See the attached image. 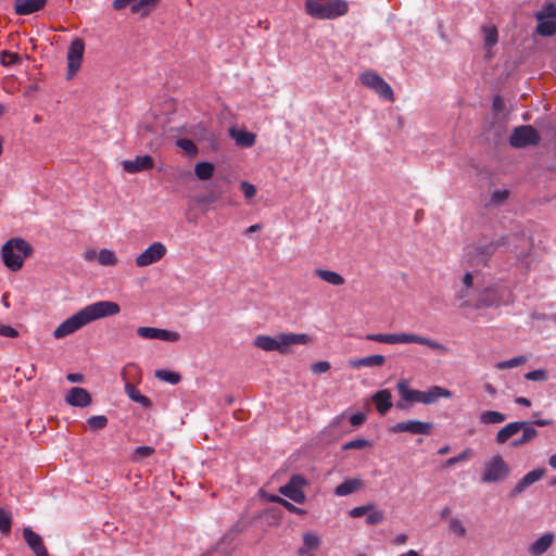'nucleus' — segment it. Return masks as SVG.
<instances>
[{
	"label": "nucleus",
	"instance_id": "obj_55",
	"mask_svg": "<svg viewBox=\"0 0 556 556\" xmlns=\"http://www.w3.org/2000/svg\"><path fill=\"white\" fill-rule=\"evenodd\" d=\"M240 189L247 199H251L256 194V188L248 181H242L240 184Z\"/></svg>",
	"mask_w": 556,
	"mask_h": 556
},
{
	"label": "nucleus",
	"instance_id": "obj_13",
	"mask_svg": "<svg viewBox=\"0 0 556 556\" xmlns=\"http://www.w3.org/2000/svg\"><path fill=\"white\" fill-rule=\"evenodd\" d=\"M502 304L503 298L500 290L495 287H486L476 294L472 309L498 307Z\"/></svg>",
	"mask_w": 556,
	"mask_h": 556
},
{
	"label": "nucleus",
	"instance_id": "obj_8",
	"mask_svg": "<svg viewBox=\"0 0 556 556\" xmlns=\"http://www.w3.org/2000/svg\"><path fill=\"white\" fill-rule=\"evenodd\" d=\"M510 475V467L501 455L491 457L483 467L481 481L483 483H495L506 480Z\"/></svg>",
	"mask_w": 556,
	"mask_h": 556
},
{
	"label": "nucleus",
	"instance_id": "obj_64",
	"mask_svg": "<svg viewBox=\"0 0 556 556\" xmlns=\"http://www.w3.org/2000/svg\"><path fill=\"white\" fill-rule=\"evenodd\" d=\"M97 255H98V252H96L94 250H87L85 253H84V258L88 262H91L93 260H97Z\"/></svg>",
	"mask_w": 556,
	"mask_h": 556
},
{
	"label": "nucleus",
	"instance_id": "obj_54",
	"mask_svg": "<svg viewBox=\"0 0 556 556\" xmlns=\"http://www.w3.org/2000/svg\"><path fill=\"white\" fill-rule=\"evenodd\" d=\"M371 509V504H367V505H363V506H357V507H354L352 508L350 511H349V515L353 518H361L365 515H367V513Z\"/></svg>",
	"mask_w": 556,
	"mask_h": 556
},
{
	"label": "nucleus",
	"instance_id": "obj_60",
	"mask_svg": "<svg viewBox=\"0 0 556 556\" xmlns=\"http://www.w3.org/2000/svg\"><path fill=\"white\" fill-rule=\"evenodd\" d=\"M508 198V191L507 190H495L492 194V201L493 202H501Z\"/></svg>",
	"mask_w": 556,
	"mask_h": 556
},
{
	"label": "nucleus",
	"instance_id": "obj_31",
	"mask_svg": "<svg viewBox=\"0 0 556 556\" xmlns=\"http://www.w3.org/2000/svg\"><path fill=\"white\" fill-rule=\"evenodd\" d=\"M230 134L238 146L250 148L255 143L256 136L253 132L247 130L236 131L232 129Z\"/></svg>",
	"mask_w": 556,
	"mask_h": 556
},
{
	"label": "nucleus",
	"instance_id": "obj_30",
	"mask_svg": "<svg viewBox=\"0 0 556 556\" xmlns=\"http://www.w3.org/2000/svg\"><path fill=\"white\" fill-rule=\"evenodd\" d=\"M315 275L332 286H342L345 282L340 274L328 269L317 268L315 269Z\"/></svg>",
	"mask_w": 556,
	"mask_h": 556
},
{
	"label": "nucleus",
	"instance_id": "obj_5",
	"mask_svg": "<svg viewBox=\"0 0 556 556\" xmlns=\"http://www.w3.org/2000/svg\"><path fill=\"white\" fill-rule=\"evenodd\" d=\"M519 431H522L521 437L510 442V446L514 448L529 444L539 434L538 430L533 427V424L529 421H513L497 431L495 441L497 444H504Z\"/></svg>",
	"mask_w": 556,
	"mask_h": 556
},
{
	"label": "nucleus",
	"instance_id": "obj_61",
	"mask_svg": "<svg viewBox=\"0 0 556 556\" xmlns=\"http://www.w3.org/2000/svg\"><path fill=\"white\" fill-rule=\"evenodd\" d=\"M463 287L472 288L473 287V275L470 271H467L463 277Z\"/></svg>",
	"mask_w": 556,
	"mask_h": 556
},
{
	"label": "nucleus",
	"instance_id": "obj_39",
	"mask_svg": "<svg viewBox=\"0 0 556 556\" xmlns=\"http://www.w3.org/2000/svg\"><path fill=\"white\" fill-rule=\"evenodd\" d=\"M526 362H527V357L520 355V356L513 357V358H510L508 361L498 362V363H496L495 367L497 369H500V370H503V369H508V368H514V367L521 366Z\"/></svg>",
	"mask_w": 556,
	"mask_h": 556
},
{
	"label": "nucleus",
	"instance_id": "obj_26",
	"mask_svg": "<svg viewBox=\"0 0 556 556\" xmlns=\"http://www.w3.org/2000/svg\"><path fill=\"white\" fill-rule=\"evenodd\" d=\"M364 483L358 478L346 479L334 489V494L338 496H346L362 490Z\"/></svg>",
	"mask_w": 556,
	"mask_h": 556
},
{
	"label": "nucleus",
	"instance_id": "obj_63",
	"mask_svg": "<svg viewBox=\"0 0 556 556\" xmlns=\"http://www.w3.org/2000/svg\"><path fill=\"white\" fill-rule=\"evenodd\" d=\"M66 378L70 382L73 383H78L84 380V376L81 374H68Z\"/></svg>",
	"mask_w": 556,
	"mask_h": 556
},
{
	"label": "nucleus",
	"instance_id": "obj_29",
	"mask_svg": "<svg viewBox=\"0 0 556 556\" xmlns=\"http://www.w3.org/2000/svg\"><path fill=\"white\" fill-rule=\"evenodd\" d=\"M159 2L160 0H139L131 5L130 10L134 14L147 16L157 7Z\"/></svg>",
	"mask_w": 556,
	"mask_h": 556
},
{
	"label": "nucleus",
	"instance_id": "obj_24",
	"mask_svg": "<svg viewBox=\"0 0 556 556\" xmlns=\"http://www.w3.org/2000/svg\"><path fill=\"white\" fill-rule=\"evenodd\" d=\"M440 397H452V392L443 387L432 386L429 390L422 391V404L435 403Z\"/></svg>",
	"mask_w": 556,
	"mask_h": 556
},
{
	"label": "nucleus",
	"instance_id": "obj_2",
	"mask_svg": "<svg viewBox=\"0 0 556 556\" xmlns=\"http://www.w3.org/2000/svg\"><path fill=\"white\" fill-rule=\"evenodd\" d=\"M312 342V338L306 333L280 332L275 337L258 334L254 338L253 344L263 351H277L280 354H288L292 345H304Z\"/></svg>",
	"mask_w": 556,
	"mask_h": 556
},
{
	"label": "nucleus",
	"instance_id": "obj_12",
	"mask_svg": "<svg viewBox=\"0 0 556 556\" xmlns=\"http://www.w3.org/2000/svg\"><path fill=\"white\" fill-rule=\"evenodd\" d=\"M539 141V132L530 125L516 127L509 138V143L514 148H525L538 144Z\"/></svg>",
	"mask_w": 556,
	"mask_h": 556
},
{
	"label": "nucleus",
	"instance_id": "obj_40",
	"mask_svg": "<svg viewBox=\"0 0 556 556\" xmlns=\"http://www.w3.org/2000/svg\"><path fill=\"white\" fill-rule=\"evenodd\" d=\"M176 146L190 156H194L198 153V148H197L195 143L188 138L178 139L176 141Z\"/></svg>",
	"mask_w": 556,
	"mask_h": 556
},
{
	"label": "nucleus",
	"instance_id": "obj_48",
	"mask_svg": "<svg viewBox=\"0 0 556 556\" xmlns=\"http://www.w3.org/2000/svg\"><path fill=\"white\" fill-rule=\"evenodd\" d=\"M530 485L532 484L525 477H522L511 489V491L509 492V496L517 497L522 492H525V490L528 489Z\"/></svg>",
	"mask_w": 556,
	"mask_h": 556
},
{
	"label": "nucleus",
	"instance_id": "obj_14",
	"mask_svg": "<svg viewBox=\"0 0 556 556\" xmlns=\"http://www.w3.org/2000/svg\"><path fill=\"white\" fill-rule=\"evenodd\" d=\"M433 427L434 426L432 422L409 419L393 425L390 428V431L393 433L409 432L412 434L430 435L432 433Z\"/></svg>",
	"mask_w": 556,
	"mask_h": 556
},
{
	"label": "nucleus",
	"instance_id": "obj_46",
	"mask_svg": "<svg viewBox=\"0 0 556 556\" xmlns=\"http://www.w3.org/2000/svg\"><path fill=\"white\" fill-rule=\"evenodd\" d=\"M87 422L91 429L100 430L108 425V418L104 415H96L88 418Z\"/></svg>",
	"mask_w": 556,
	"mask_h": 556
},
{
	"label": "nucleus",
	"instance_id": "obj_28",
	"mask_svg": "<svg viewBox=\"0 0 556 556\" xmlns=\"http://www.w3.org/2000/svg\"><path fill=\"white\" fill-rule=\"evenodd\" d=\"M125 393L128 395L130 400L136 403H139L143 407H150L151 401L146 395L141 394L136 386L130 382H126L125 384Z\"/></svg>",
	"mask_w": 556,
	"mask_h": 556
},
{
	"label": "nucleus",
	"instance_id": "obj_43",
	"mask_svg": "<svg viewBox=\"0 0 556 556\" xmlns=\"http://www.w3.org/2000/svg\"><path fill=\"white\" fill-rule=\"evenodd\" d=\"M371 441L367 439H355L343 444V450H362L371 446Z\"/></svg>",
	"mask_w": 556,
	"mask_h": 556
},
{
	"label": "nucleus",
	"instance_id": "obj_7",
	"mask_svg": "<svg viewBox=\"0 0 556 556\" xmlns=\"http://www.w3.org/2000/svg\"><path fill=\"white\" fill-rule=\"evenodd\" d=\"M33 253L31 245L22 238H14L4 243L1 249L2 261L11 270H18L24 260Z\"/></svg>",
	"mask_w": 556,
	"mask_h": 556
},
{
	"label": "nucleus",
	"instance_id": "obj_6",
	"mask_svg": "<svg viewBox=\"0 0 556 556\" xmlns=\"http://www.w3.org/2000/svg\"><path fill=\"white\" fill-rule=\"evenodd\" d=\"M304 8L307 15L318 20H334L349 12V3L345 0H305Z\"/></svg>",
	"mask_w": 556,
	"mask_h": 556
},
{
	"label": "nucleus",
	"instance_id": "obj_11",
	"mask_svg": "<svg viewBox=\"0 0 556 556\" xmlns=\"http://www.w3.org/2000/svg\"><path fill=\"white\" fill-rule=\"evenodd\" d=\"M307 484L308 481L305 477L302 475H293L287 484L279 488V493L298 504H303L306 501L303 488Z\"/></svg>",
	"mask_w": 556,
	"mask_h": 556
},
{
	"label": "nucleus",
	"instance_id": "obj_22",
	"mask_svg": "<svg viewBox=\"0 0 556 556\" xmlns=\"http://www.w3.org/2000/svg\"><path fill=\"white\" fill-rule=\"evenodd\" d=\"M47 0H15L14 11L17 15H29L45 7Z\"/></svg>",
	"mask_w": 556,
	"mask_h": 556
},
{
	"label": "nucleus",
	"instance_id": "obj_62",
	"mask_svg": "<svg viewBox=\"0 0 556 556\" xmlns=\"http://www.w3.org/2000/svg\"><path fill=\"white\" fill-rule=\"evenodd\" d=\"M531 424H533V427H546V426H549L553 424V420L551 419H534L532 421H530Z\"/></svg>",
	"mask_w": 556,
	"mask_h": 556
},
{
	"label": "nucleus",
	"instance_id": "obj_49",
	"mask_svg": "<svg viewBox=\"0 0 556 556\" xmlns=\"http://www.w3.org/2000/svg\"><path fill=\"white\" fill-rule=\"evenodd\" d=\"M180 339V334L177 331H172L167 329H160L159 339L167 342H177Z\"/></svg>",
	"mask_w": 556,
	"mask_h": 556
},
{
	"label": "nucleus",
	"instance_id": "obj_51",
	"mask_svg": "<svg viewBox=\"0 0 556 556\" xmlns=\"http://www.w3.org/2000/svg\"><path fill=\"white\" fill-rule=\"evenodd\" d=\"M525 378L531 381H545L547 379V374L544 369H536L527 372Z\"/></svg>",
	"mask_w": 556,
	"mask_h": 556
},
{
	"label": "nucleus",
	"instance_id": "obj_10",
	"mask_svg": "<svg viewBox=\"0 0 556 556\" xmlns=\"http://www.w3.org/2000/svg\"><path fill=\"white\" fill-rule=\"evenodd\" d=\"M359 79L365 87L374 90L381 98L391 102L394 101V93L391 86L377 73L365 72L361 75Z\"/></svg>",
	"mask_w": 556,
	"mask_h": 556
},
{
	"label": "nucleus",
	"instance_id": "obj_3",
	"mask_svg": "<svg viewBox=\"0 0 556 556\" xmlns=\"http://www.w3.org/2000/svg\"><path fill=\"white\" fill-rule=\"evenodd\" d=\"M506 237L496 239L483 238L475 243L467 244L464 249V260L468 266H488L491 257L498 248L506 244Z\"/></svg>",
	"mask_w": 556,
	"mask_h": 556
},
{
	"label": "nucleus",
	"instance_id": "obj_53",
	"mask_svg": "<svg viewBox=\"0 0 556 556\" xmlns=\"http://www.w3.org/2000/svg\"><path fill=\"white\" fill-rule=\"evenodd\" d=\"M330 369V363L327 361H319L316 363H313L311 366V370L315 375H320L324 372H327Z\"/></svg>",
	"mask_w": 556,
	"mask_h": 556
},
{
	"label": "nucleus",
	"instance_id": "obj_27",
	"mask_svg": "<svg viewBox=\"0 0 556 556\" xmlns=\"http://www.w3.org/2000/svg\"><path fill=\"white\" fill-rule=\"evenodd\" d=\"M475 296L473 289L467 287H462L455 294V299L458 301V307L463 309H472Z\"/></svg>",
	"mask_w": 556,
	"mask_h": 556
},
{
	"label": "nucleus",
	"instance_id": "obj_56",
	"mask_svg": "<svg viewBox=\"0 0 556 556\" xmlns=\"http://www.w3.org/2000/svg\"><path fill=\"white\" fill-rule=\"evenodd\" d=\"M0 336L5 338H15L18 336V332L15 328L8 325H0Z\"/></svg>",
	"mask_w": 556,
	"mask_h": 556
},
{
	"label": "nucleus",
	"instance_id": "obj_58",
	"mask_svg": "<svg viewBox=\"0 0 556 556\" xmlns=\"http://www.w3.org/2000/svg\"><path fill=\"white\" fill-rule=\"evenodd\" d=\"M366 420V415L364 413H356V414H353L351 417H350V422L352 424V426L354 427H359L361 425H363Z\"/></svg>",
	"mask_w": 556,
	"mask_h": 556
},
{
	"label": "nucleus",
	"instance_id": "obj_59",
	"mask_svg": "<svg viewBox=\"0 0 556 556\" xmlns=\"http://www.w3.org/2000/svg\"><path fill=\"white\" fill-rule=\"evenodd\" d=\"M496 41H497V30L495 28L488 30V33L485 35V43L488 46H493L496 43Z\"/></svg>",
	"mask_w": 556,
	"mask_h": 556
},
{
	"label": "nucleus",
	"instance_id": "obj_50",
	"mask_svg": "<svg viewBox=\"0 0 556 556\" xmlns=\"http://www.w3.org/2000/svg\"><path fill=\"white\" fill-rule=\"evenodd\" d=\"M545 472H546V470L544 468H536V469H533V470L529 471L523 477L531 484H533V483L538 482L539 480H541L544 477Z\"/></svg>",
	"mask_w": 556,
	"mask_h": 556
},
{
	"label": "nucleus",
	"instance_id": "obj_21",
	"mask_svg": "<svg viewBox=\"0 0 556 556\" xmlns=\"http://www.w3.org/2000/svg\"><path fill=\"white\" fill-rule=\"evenodd\" d=\"M372 403L380 415H386L392 407V394L390 390L383 389L372 395Z\"/></svg>",
	"mask_w": 556,
	"mask_h": 556
},
{
	"label": "nucleus",
	"instance_id": "obj_17",
	"mask_svg": "<svg viewBox=\"0 0 556 556\" xmlns=\"http://www.w3.org/2000/svg\"><path fill=\"white\" fill-rule=\"evenodd\" d=\"M123 169L128 174H137L154 167V160L151 155H138L135 160H126L122 163Z\"/></svg>",
	"mask_w": 556,
	"mask_h": 556
},
{
	"label": "nucleus",
	"instance_id": "obj_25",
	"mask_svg": "<svg viewBox=\"0 0 556 556\" xmlns=\"http://www.w3.org/2000/svg\"><path fill=\"white\" fill-rule=\"evenodd\" d=\"M350 366L358 369L361 367H380L386 363V357L380 354L370 355L362 358L351 359Z\"/></svg>",
	"mask_w": 556,
	"mask_h": 556
},
{
	"label": "nucleus",
	"instance_id": "obj_36",
	"mask_svg": "<svg viewBox=\"0 0 556 556\" xmlns=\"http://www.w3.org/2000/svg\"><path fill=\"white\" fill-rule=\"evenodd\" d=\"M220 195L222 191L219 189H213L204 194L199 195L197 201L200 204L208 206L216 203L220 199Z\"/></svg>",
	"mask_w": 556,
	"mask_h": 556
},
{
	"label": "nucleus",
	"instance_id": "obj_4",
	"mask_svg": "<svg viewBox=\"0 0 556 556\" xmlns=\"http://www.w3.org/2000/svg\"><path fill=\"white\" fill-rule=\"evenodd\" d=\"M365 338L369 341L387 344L417 343L440 354H446L448 352V348L445 344L416 333H370Z\"/></svg>",
	"mask_w": 556,
	"mask_h": 556
},
{
	"label": "nucleus",
	"instance_id": "obj_47",
	"mask_svg": "<svg viewBox=\"0 0 556 556\" xmlns=\"http://www.w3.org/2000/svg\"><path fill=\"white\" fill-rule=\"evenodd\" d=\"M160 328L154 327H139L137 334L143 339H159Z\"/></svg>",
	"mask_w": 556,
	"mask_h": 556
},
{
	"label": "nucleus",
	"instance_id": "obj_9",
	"mask_svg": "<svg viewBox=\"0 0 556 556\" xmlns=\"http://www.w3.org/2000/svg\"><path fill=\"white\" fill-rule=\"evenodd\" d=\"M534 17L538 21V35L552 37L556 34V5L553 2L546 3L543 10L535 12Z\"/></svg>",
	"mask_w": 556,
	"mask_h": 556
},
{
	"label": "nucleus",
	"instance_id": "obj_32",
	"mask_svg": "<svg viewBox=\"0 0 556 556\" xmlns=\"http://www.w3.org/2000/svg\"><path fill=\"white\" fill-rule=\"evenodd\" d=\"M480 422L483 425H496L506 420V415L497 410H484L480 414Z\"/></svg>",
	"mask_w": 556,
	"mask_h": 556
},
{
	"label": "nucleus",
	"instance_id": "obj_34",
	"mask_svg": "<svg viewBox=\"0 0 556 556\" xmlns=\"http://www.w3.org/2000/svg\"><path fill=\"white\" fill-rule=\"evenodd\" d=\"M154 375L157 379L173 386L179 383L181 380V376L178 372L169 371L166 369H157Z\"/></svg>",
	"mask_w": 556,
	"mask_h": 556
},
{
	"label": "nucleus",
	"instance_id": "obj_1",
	"mask_svg": "<svg viewBox=\"0 0 556 556\" xmlns=\"http://www.w3.org/2000/svg\"><path fill=\"white\" fill-rule=\"evenodd\" d=\"M119 311V305L112 301H99L89 304L61 323L55 328L53 336L56 339L64 338L97 319L114 316Z\"/></svg>",
	"mask_w": 556,
	"mask_h": 556
},
{
	"label": "nucleus",
	"instance_id": "obj_42",
	"mask_svg": "<svg viewBox=\"0 0 556 556\" xmlns=\"http://www.w3.org/2000/svg\"><path fill=\"white\" fill-rule=\"evenodd\" d=\"M11 514L0 507V532L9 534L11 532Z\"/></svg>",
	"mask_w": 556,
	"mask_h": 556
},
{
	"label": "nucleus",
	"instance_id": "obj_41",
	"mask_svg": "<svg viewBox=\"0 0 556 556\" xmlns=\"http://www.w3.org/2000/svg\"><path fill=\"white\" fill-rule=\"evenodd\" d=\"M303 544H305V548H309L311 551L317 549L320 544V538L314 532H305L303 533Z\"/></svg>",
	"mask_w": 556,
	"mask_h": 556
},
{
	"label": "nucleus",
	"instance_id": "obj_16",
	"mask_svg": "<svg viewBox=\"0 0 556 556\" xmlns=\"http://www.w3.org/2000/svg\"><path fill=\"white\" fill-rule=\"evenodd\" d=\"M84 51L85 45L81 39H75L71 42L67 50V79H72L78 72L83 61Z\"/></svg>",
	"mask_w": 556,
	"mask_h": 556
},
{
	"label": "nucleus",
	"instance_id": "obj_18",
	"mask_svg": "<svg viewBox=\"0 0 556 556\" xmlns=\"http://www.w3.org/2000/svg\"><path fill=\"white\" fill-rule=\"evenodd\" d=\"M554 541L555 534L553 532H545L530 544L528 551L531 556H542L552 547Z\"/></svg>",
	"mask_w": 556,
	"mask_h": 556
},
{
	"label": "nucleus",
	"instance_id": "obj_33",
	"mask_svg": "<svg viewBox=\"0 0 556 556\" xmlns=\"http://www.w3.org/2000/svg\"><path fill=\"white\" fill-rule=\"evenodd\" d=\"M215 166L210 162H199L194 166V174L200 180H207L213 176Z\"/></svg>",
	"mask_w": 556,
	"mask_h": 556
},
{
	"label": "nucleus",
	"instance_id": "obj_52",
	"mask_svg": "<svg viewBox=\"0 0 556 556\" xmlns=\"http://www.w3.org/2000/svg\"><path fill=\"white\" fill-rule=\"evenodd\" d=\"M271 501L281 504L290 513H295V514L303 513V510L301 508L294 506L292 503H290L287 500H283L279 496H273Z\"/></svg>",
	"mask_w": 556,
	"mask_h": 556
},
{
	"label": "nucleus",
	"instance_id": "obj_23",
	"mask_svg": "<svg viewBox=\"0 0 556 556\" xmlns=\"http://www.w3.org/2000/svg\"><path fill=\"white\" fill-rule=\"evenodd\" d=\"M396 390L404 401L409 403H421L422 391L410 389L407 380H400L396 384Z\"/></svg>",
	"mask_w": 556,
	"mask_h": 556
},
{
	"label": "nucleus",
	"instance_id": "obj_35",
	"mask_svg": "<svg viewBox=\"0 0 556 556\" xmlns=\"http://www.w3.org/2000/svg\"><path fill=\"white\" fill-rule=\"evenodd\" d=\"M97 260L103 266H113L117 263L115 253L108 249H102L98 252Z\"/></svg>",
	"mask_w": 556,
	"mask_h": 556
},
{
	"label": "nucleus",
	"instance_id": "obj_20",
	"mask_svg": "<svg viewBox=\"0 0 556 556\" xmlns=\"http://www.w3.org/2000/svg\"><path fill=\"white\" fill-rule=\"evenodd\" d=\"M23 538L36 556H43L48 554V551L42 542V539L30 528H25L23 530Z\"/></svg>",
	"mask_w": 556,
	"mask_h": 556
},
{
	"label": "nucleus",
	"instance_id": "obj_45",
	"mask_svg": "<svg viewBox=\"0 0 556 556\" xmlns=\"http://www.w3.org/2000/svg\"><path fill=\"white\" fill-rule=\"evenodd\" d=\"M154 448L152 446H138L135 448L132 454V460L139 462L142 458L150 457L154 454Z\"/></svg>",
	"mask_w": 556,
	"mask_h": 556
},
{
	"label": "nucleus",
	"instance_id": "obj_37",
	"mask_svg": "<svg viewBox=\"0 0 556 556\" xmlns=\"http://www.w3.org/2000/svg\"><path fill=\"white\" fill-rule=\"evenodd\" d=\"M384 520V513L378 508L374 504H371V509L366 515V523L368 526H376L381 523Z\"/></svg>",
	"mask_w": 556,
	"mask_h": 556
},
{
	"label": "nucleus",
	"instance_id": "obj_44",
	"mask_svg": "<svg viewBox=\"0 0 556 556\" xmlns=\"http://www.w3.org/2000/svg\"><path fill=\"white\" fill-rule=\"evenodd\" d=\"M448 529L457 536H465L467 531L465 526L463 525L462 520L458 518H451L448 522Z\"/></svg>",
	"mask_w": 556,
	"mask_h": 556
},
{
	"label": "nucleus",
	"instance_id": "obj_57",
	"mask_svg": "<svg viewBox=\"0 0 556 556\" xmlns=\"http://www.w3.org/2000/svg\"><path fill=\"white\" fill-rule=\"evenodd\" d=\"M468 454H469V451L466 450L463 453H460L459 455L448 458L445 462V465L450 467V466H453V465H455L457 463L466 460L468 458Z\"/></svg>",
	"mask_w": 556,
	"mask_h": 556
},
{
	"label": "nucleus",
	"instance_id": "obj_38",
	"mask_svg": "<svg viewBox=\"0 0 556 556\" xmlns=\"http://www.w3.org/2000/svg\"><path fill=\"white\" fill-rule=\"evenodd\" d=\"M20 62H21V56H20L18 53L11 52V51H8V50L1 51V53H0V63L3 66L9 67V66H12V65L17 64Z\"/></svg>",
	"mask_w": 556,
	"mask_h": 556
},
{
	"label": "nucleus",
	"instance_id": "obj_19",
	"mask_svg": "<svg viewBox=\"0 0 556 556\" xmlns=\"http://www.w3.org/2000/svg\"><path fill=\"white\" fill-rule=\"evenodd\" d=\"M91 401L90 393L86 389L79 387L72 388L66 395V402L75 407H86L91 404Z\"/></svg>",
	"mask_w": 556,
	"mask_h": 556
},
{
	"label": "nucleus",
	"instance_id": "obj_15",
	"mask_svg": "<svg viewBox=\"0 0 556 556\" xmlns=\"http://www.w3.org/2000/svg\"><path fill=\"white\" fill-rule=\"evenodd\" d=\"M166 252L167 249L164 243L154 242L136 257L135 263L138 267H147L162 260Z\"/></svg>",
	"mask_w": 556,
	"mask_h": 556
}]
</instances>
